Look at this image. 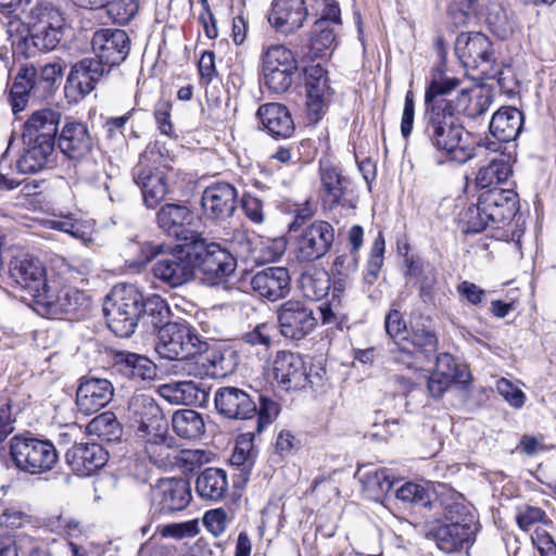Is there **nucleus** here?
Here are the masks:
<instances>
[{
    "mask_svg": "<svg viewBox=\"0 0 556 556\" xmlns=\"http://www.w3.org/2000/svg\"><path fill=\"white\" fill-rule=\"evenodd\" d=\"M523 113L515 106H502L489 124L490 134L501 142L514 141L522 130Z\"/></svg>",
    "mask_w": 556,
    "mask_h": 556,
    "instance_id": "obj_35",
    "label": "nucleus"
},
{
    "mask_svg": "<svg viewBox=\"0 0 556 556\" xmlns=\"http://www.w3.org/2000/svg\"><path fill=\"white\" fill-rule=\"evenodd\" d=\"M65 27H52L27 31L13 39L14 54H23L29 58L37 52H49L54 50L61 42Z\"/></svg>",
    "mask_w": 556,
    "mask_h": 556,
    "instance_id": "obj_31",
    "label": "nucleus"
},
{
    "mask_svg": "<svg viewBox=\"0 0 556 556\" xmlns=\"http://www.w3.org/2000/svg\"><path fill=\"white\" fill-rule=\"evenodd\" d=\"M56 144L60 152L75 166L90 165L91 174L96 172L98 165L91 160L94 138L87 124L76 121L66 122L59 132Z\"/></svg>",
    "mask_w": 556,
    "mask_h": 556,
    "instance_id": "obj_9",
    "label": "nucleus"
},
{
    "mask_svg": "<svg viewBox=\"0 0 556 556\" xmlns=\"http://www.w3.org/2000/svg\"><path fill=\"white\" fill-rule=\"evenodd\" d=\"M9 271L12 280L33 298L34 303L51 282L47 278V271L41 261L28 254L13 257Z\"/></svg>",
    "mask_w": 556,
    "mask_h": 556,
    "instance_id": "obj_14",
    "label": "nucleus"
},
{
    "mask_svg": "<svg viewBox=\"0 0 556 556\" xmlns=\"http://www.w3.org/2000/svg\"><path fill=\"white\" fill-rule=\"evenodd\" d=\"M460 113L422 116L424 136L430 144L452 162L464 164L475 156L471 135L460 122Z\"/></svg>",
    "mask_w": 556,
    "mask_h": 556,
    "instance_id": "obj_1",
    "label": "nucleus"
},
{
    "mask_svg": "<svg viewBox=\"0 0 556 556\" xmlns=\"http://www.w3.org/2000/svg\"><path fill=\"white\" fill-rule=\"evenodd\" d=\"M307 15L304 0H273L268 22L276 31L290 35L303 27Z\"/></svg>",
    "mask_w": 556,
    "mask_h": 556,
    "instance_id": "obj_26",
    "label": "nucleus"
},
{
    "mask_svg": "<svg viewBox=\"0 0 556 556\" xmlns=\"http://www.w3.org/2000/svg\"><path fill=\"white\" fill-rule=\"evenodd\" d=\"M110 73L111 68L97 58H84L73 65L67 77V84L76 89L80 96H87Z\"/></svg>",
    "mask_w": 556,
    "mask_h": 556,
    "instance_id": "obj_30",
    "label": "nucleus"
},
{
    "mask_svg": "<svg viewBox=\"0 0 556 556\" xmlns=\"http://www.w3.org/2000/svg\"><path fill=\"white\" fill-rule=\"evenodd\" d=\"M206 346L207 342L189 324L172 321L160 327L155 351L160 357L174 361L197 357Z\"/></svg>",
    "mask_w": 556,
    "mask_h": 556,
    "instance_id": "obj_5",
    "label": "nucleus"
},
{
    "mask_svg": "<svg viewBox=\"0 0 556 556\" xmlns=\"http://www.w3.org/2000/svg\"><path fill=\"white\" fill-rule=\"evenodd\" d=\"M112 369L131 380H149L156 375V367L148 357L129 351L112 353Z\"/></svg>",
    "mask_w": 556,
    "mask_h": 556,
    "instance_id": "obj_32",
    "label": "nucleus"
},
{
    "mask_svg": "<svg viewBox=\"0 0 556 556\" xmlns=\"http://www.w3.org/2000/svg\"><path fill=\"white\" fill-rule=\"evenodd\" d=\"M277 318L281 336L292 340L305 338L318 321L313 307L299 300L283 302L277 311Z\"/></svg>",
    "mask_w": 556,
    "mask_h": 556,
    "instance_id": "obj_11",
    "label": "nucleus"
},
{
    "mask_svg": "<svg viewBox=\"0 0 556 556\" xmlns=\"http://www.w3.org/2000/svg\"><path fill=\"white\" fill-rule=\"evenodd\" d=\"M480 198L486 215L494 229L511 227V222L518 212V194L513 189L500 187L490 188L480 192Z\"/></svg>",
    "mask_w": 556,
    "mask_h": 556,
    "instance_id": "obj_15",
    "label": "nucleus"
},
{
    "mask_svg": "<svg viewBox=\"0 0 556 556\" xmlns=\"http://www.w3.org/2000/svg\"><path fill=\"white\" fill-rule=\"evenodd\" d=\"M274 375L279 386L287 391L300 390L312 383L303 356L291 351L277 352Z\"/></svg>",
    "mask_w": 556,
    "mask_h": 556,
    "instance_id": "obj_23",
    "label": "nucleus"
},
{
    "mask_svg": "<svg viewBox=\"0 0 556 556\" xmlns=\"http://www.w3.org/2000/svg\"><path fill=\"white\" fill-rule=\"evenodd\" d=\"M143 293L134 285H117L113 288L103 307L109 329L119 338H129L141 319L140 307Z\"/></svg>",
    "mask_w": 556,
    "mask_h": 556,
    "instance_id": "obj_2",
    "label": "nucleus"
},
{
    "mask_svg": "<svg viewBox=\"0 0 556 556\" xmlns=\"http://www.w3.org/2000/svg\"><path fill=\"white\" fill-rule=\"evenodd\" d=\"M172 427L182 439H198L204 433L205 424L200 413L193 409H179L173 414Z\"/></svg>",
    "mask_w": 556,
    "mask_h": 556,
    "instance_id": "obj_48",
    "label": "nucleus"
},
{
    "mask_svg": "<svg viewBox=\"0 0 556 556\" xmlns=\"http://www.w3.org/2000/svg\"><path fill=\"white\" fill-rule=\"evenodd\" d=\"M336 41V28L329 27L327 20H317L311 30V52L318 58Z\"/></svg>",
    "mask_w": 556,
    "mask_h": 556,
    "instance_id": "obj_56",
    "label": "nucleus"
},
{
    "mask_svg": "<svg viewBox=\"0 0 556 556\" xmlns=\"http://www.w3.org/2000/svg\"><path fill=\"white\" fill-rule=\"evenodd\" d=\"M191 498L190 483L184 478L161 479L151 491L152 508L160 515L184 510Z\"/></svg>",
    "mask_w": 556,
    "mask_h": 556,
    "instance_id": "obj_13",
    "label": "nucleus"
},
{
    "mask_svg": "<svg viewBox=\"0 0 556 556\" xmlns=\"http://www.w3.org/2000/svg\"><path fill=\"white\" fill-rule=\"evenodd\" d=\"M159 394L175 405H203L208 400V392L191 380L161 384Z\"/></svg>",
    "mask_w": 556,
    "mask_h": 556,
    "instance_id": "obj_36",
    "label": "nucleus"
},
{
    "mask_svg": "<svg viewBox=\"0 0 556 556\" xmlns=\"http://www.w3.org/2000/svg\"><path fill=\"white\" fill-rule=\"evenodd\" d=\"M319 178V197L324 208H341L348 215L352 214L356 208V201L348 197L350 180L343 176L342 169L328 160H320Z\"/></svg>",
    "mask_w": 556,
    "mask_h": 556,
    "instance_id": "obj_8",
    "label": "nucleus"
},
{
    "mask_svg": "<svg viewBox=\"0 0 556 556\" xmlns=\"http://www.w3.org/2000/svg\"><path fill=\"white\" fill-rule=\"evenodd\" d=\"M364 483L365 488L377 496L388 494L394 488V481L391 480L386 468L368 472Z\"/></svg>",
    "mask_w": 556,
    "mask_h": 556,
    "instance_id": "obj_62",
    "label": "nucleus"
},
{
    "mask_svg": "<svg viewBox=\"0 0 556 556\" xmlns=\"http://www.w3.org/2000/svg\"><path fill=\"white\" fill-rule=\"evenodd\" d=\"M306 106L308 118L317 123L325 114L333 93L327 71L320 65H309L304 68Z\"/></svg>",
    "mask_w": 556,
    "mask_h": 556,
    "instance_id": "obj_19",
    "label": "nucleus"
},
{
    "mask_svg": "<svg viewBox=\"0 0 556 556\" xmlns=\"http://www.w3.org/2000/svg\"><path fill=\"white\" fill-rule=\"evenodd\" d=\"M34 75V66H25L17 73L10 90L11 104L14 114L26 108L30 96L35 98V84H33Z\"/></svg>",
    "mask_w": 556,
    "mask_h": 556,
    "instance_id": "obj_47",
    "label": "nucleus"
},
{
    "mask_svg": "<svg viewBox=\"0 0 556 556\" xmlns=\"http://www.w3.org/2000/svg\"><path fill=\"white\" fill-rule=\"evenodd\" d=\"M438 338L425 326H412L403 341L390 349L392 362L406 368L417 367L435 356Z\"/></svg>",
    "mask_w": 556,
    "mask_h": 556,
    "instance_id": "obj_6",
    "label": "nucleus"
},
{
    "mask_svg": "<svg viewBox=\"0 0 556 556\" xmlns=\"http://www.w3.org/2000/svg\"><path fill=\"white\" fill-rule=\"evenodd\" d=\"M195 358V364L202 366V370L198 375L213 378L226 377L232 374L239 364L236 351L231 349L208 350V345Z\"/></svg>",
    "mask_w": 556,
    "mask_h": 556,
    "instance_id": "obj_33",
    "label": "nucleus"
},
{
    "mask_svg": "<svg viewBox=\"0 0 556 556\" xmlns=\"http://www.w3.org/2000/svg\"><path fill=\"white\" fill-rule=\"evenodd\" d=\"M157 280L178 288L195 278L190 244L177 245L170 253L157 257L151 268Z\"/></svg>",
    "mask_w": 556,
    "mask_h": 556,
    "instance_id": "obj_10",
    "label": "nucleus"
},
{
    "mask_svg": "<svg viewBox=\"0 0 556 556\" xmlns=\"http://www.w3.org/2000/svg\"><path fill=\"white\" fill-rule=\"evenodd\" d=\"M395 498L405 507H432V493L429 488L414 482H405L394 490Z\"/></svg>",
    "mask_w": 556,
    "mask_h": 556,
    "instance_id": "obj_55",
    "label": "nucleus"
},
{
    "mask_svg": "<svg viewBox=\"0 0 556 556\" xmlns=\"http://www.w3.org/2000/svg\"><path fill=\"white\" fill-rule=\"evenodd\" d=\"M86 302L84 292L71 286L60 287L51 280L35 304L40 313L58 318L63 314H75Z\"/></svg>",
    "mask_w": 556,
    "mask_h": 556,
    "instance_id": "obj_12",
    "label": "nucleus"
},
{
    "mask_svg": "<svg viewBox=\"0 0 556 556\" xmlns=\"http://www.w3.org/2000/svg\"><path fill=\"white\" fill-rule=\"evenodd\" d=\"M279 404L266 396H258V406L256 405V414L252 417L254 420V430L247 431L241 434L242 439L248 438L252 442L256 434H260L275 418L279 415Z\"/></svg>",
    "mask_w": 556,
    "mask_h": 556,
    "instance_id": "obj_54",
    "label": "nucleus"
},
{
    "mask_svg": "<svg viewBox=\"0 0 556 556\" xmlns=\"http://www.w3.org/2000/svg\"><path fill=\"white\" fill-rule=\"evenodd\" d=\"M61 117V113L52 109L34 112L24 124L22 138L55 147Z\"/></svg>",
    "mask_w": 556,
    "mask_h": 556,
    "instance_id": "obj_29",
    "label": "nucleus"
},
{
    "mask_svg": "<svg viewBox=\"0 0 556 556\" xmlns=\"http://www.w3.org/2000/svg\"><path fill=\"white\" fill-rule=\"evenodd\" d=\"M103 7L108 14L117 24H128L137 14L139 9L138 0H104Z\"/></svg>",
    "mask_w": 556,
    "mask_h": 556,
    "instance_id": "obj_59",
    "label": "nucleus"
},
{
    "mask_svg": "<svg viewBox=\"0 0 556 556\" xmlns=\"http://www.w3.org/2000/svg\"><path fill=\"white\" fill-rule=\"evenodd\" d=\"M114 388L110 380L81 377L76 391V406L84 415H91L105 407L113 399Z\"/></svg>",
    "mask_w": 556,
    "mask_h": 556,
    "instance_id": "obj_25",
    "label": "nucleus"
},
{
    "mask_svg": "<svg viewBox=\"0 0 556 556\" xmlns=\"http://www.w3.org/2000/svg\"><path fill=\"white\" fill-rule=\"evenodd\" d=\"M478 18L502 39L513 33L514 25L506 9L494 0H478Z\"/></svg>",
    "mask_w": 556,
    "mask_h": 556,
    "instance_id": "obj_43",
    "label": "nucleus"
},
{
    "mask_svg": "<svg viewBox=\"0 0 556 556\" xmlns=\"http://www.w3.org/2000/svg\"><path fill=\"white\" fill-rule=\"evenodd\" d=\"M194 274L199 271L203 280L216 286L235 273V256L219 243L210 242L202 235L190 244Z\"/></svg>",
    "mask_w": 556,
    "mask_h": 556,
    "instance_id": "obj_4",
    "label": "nucleus"
},
{
    "mask_svg": "<svg viewBox=\"0 0 556 556\" xmlns=\"http://www.w3.org/2000/svg\"><path fill=\"white\" fill-rule=\"evenodd\" d=\"M481 208L484 210L482 200L479 197L477 204L469 205L460 214L462 230L465 233H478L485 230L488 227H492L491 222L484 218L486 215L482 213Z\"/></svg>",
    "mask_w": 556,
    "mask_h": 556,
    "instance_id": "obj_57",
    "label": "nucleus"
},
{
    "mask_svg": "<svg viewBox=\"0 0 556 556\" xmlns=\"http://www.w3.org/2000/svg\"><path fill=\"white\" fill-rule=\"evenodd\" d=\"M455 52L465 66L481 68L483 74H488L495 61L491 41L479 31L458 35Z\"/></svg>",
    "mask_w": 556,
    "mask_h": 556,
    "instance_id": "obj_20",
    "label": "nucleus"
},
{
    "mask_svg": "<svg viewBox=\"0 0 556 556\" xmlns=\"http://www.w3.org/2000/svg\"><path fill=\"white\" fill-rule=\"evenodd\" d=\"M195 491L205 501L223 500L228 491L226 471L213 467L204 469L197 478Z\"/></svg>",
    "mask_w": 556,
    "mask_h": 556,
    "instance_id": "obj_42",
    "label": "nucleus"
},
{
    "mask_svg": "<svg viewBox=\"0 0 556 556\" xmlns=\"http://www.w3.org/2000/svg\"><path fill=\"white\" fill-rule=\"evenodd\" d=\"M134 179L141 189L148 208H154L168 192L165 174L160 169L139 168L135 172Z\"/></svg>",
    "mask_w": 556,
    "mask_h": 556,
    "instance_id": "obj_38",
    "label": "nucleus"
},
{
    "mask_svg": "<svg viewBox=\"0 0 556 556\" xmlns=\"http://www.w3.org/2000/svg\"><path fill=\"white\" fill-rule=\"evenodd\" d=\"M479 531L477 518H465V520L447 521L433 529L432 535L438 547L446 554L469 549L476 542Z\"/></svg>",
    "mask_w": 556,
    "mask_h": 556,
    "instance_id": "obj_18",
    "label": "nucleus"
},
{
    "mask_svg": "<svg viewBox=\"0 0 556 556\" xmlns=\"http://www.w3.org/2000/svg\"><path fill=\"white\" fill-rule=\"evenodd\" d=\"M194 220L193 212L186 205L167 203L161 206L156 214V223L160 229L184 244H191L201 233L192 229Z\"/></svg>",
    "mask_w": 556,
    "mask_h": 556,
    "instance_id": "obj_17",
    "label": "nucleus"
},
{
    "mask_svg": "<svg viewBox=\"0 0 556 556\" xmlns=\"http://www.w3.org/2000/svg\"><path fill=\"white\" fill-rule=\"evenodd\" d=\"M460 86V79L444 75L441 71L432 74L431 80L426 87L427 91L454 97V92Z\"/></svg>",
    "mask_w": 556,
    "mask_h": 556,
    "instance_id": "obj_64",
    "label": "nucleus"
},
{
    "mask_svg": "<svg viewBox=\"0 0 556 556\" xmlns=\"http://www.w3.org/2000/svg\"><path fill=\"white\" fill-rule=\"evenodd\" d=\"M469 102L470 94L466 89H462L455 97L426 90L424 116L462 113Z\"/></svg>",
    "mask_w": 556,
    "mask_h": 556,
    "instance_id": "obj_41",
    "label": "nucleus"
},
{
    "mask_svg": "<svg viewBox=\"0 0 556 556\" xmlns=\"http://www.w3.org/2000/svg\"><path fill=\"white\" fill-rule=\"evenodd\" d=\"M513 174L511 163L507 155H500L483 167L477 174L476 182L481 191L498 187L508 180Z\"/></svg>",
    "mask_w": 556,
    "mask_h": 556,
    "instance_id": "obj_45",
    "label": "nucleus"
},
{
    "mask_svg": "<svg viewBox=\"0 0 556 556\" xmlns=\"http://www.w3.org/2000/svg\"><path fill=\"white\" fill-rule=\"evenodd\" d=\"M135 433L144 444L146 453L154 463L157 462L156 457L161 456L162 450L170 447L174 442V438L168 435V424L165 417L149 425L137 426Z\"/></svg>",
    "mask_w": 556,
    "mask_h": 556,
    "instance_id": "obj_37",
    "label": "nucleus"
},
{
    "mask_svg": "<svg viewBox=\"0 0 556 556\" xmlns=\"http://www.w3.org/2000/svg\"><path fill=\"white\" fill-rule=\"evenodd\" d=\"M274 326L268 323L257 324L241 336L243 344L257 349V353H267L273 343Z\"/></svg>",
    "mask_w": 556,
    "mask_h": 556,
    "instance_id": "obj_58",
    "label": "nucleus"
},
{
    "mask_svg": "<svg viewBox=\"0 0 556 556\" xmlns=\"http://www.w3.org/2000/svg\"><path fill=\"white\" fill-rule=\"evenodd\" d=\"M346 283L348 280H342L341 276H334L331 300L317 307L324 325L339 324L344 318L342 293Z\"/></svg>",
    "mask_w": 556,
    "mask_h": 556,
    "instance_id": "obj_51",
    "label": "nucleus"
},
{
    "mask_svg": "<svg viewBox=\"0 0 556 556\" xmlns=\"http://www.w3.org/2000/svg\"><path fill=\"white\" fill-rule=\"evenodd\" d=\"M66 464L78 476L96 473L109 460V453L98 443H77L67 450Z\"/></svg>",
    "mask_w": 556,
    "mask_h": 556,
    "instance_id": "obj_27",
    "label": "nucleus"
},
{
    "mask_svg": "<svg viewBox=\"0 0 556 556\" xmlns=\"http://www.w3.org/2000/svg\"><path fill=\"white\" fill-rule=\"evenodd\" d=\"M264 85L275 93L286 92L293 83L298 61L283 45H271L262 53Z\"/></svg>",
    "mask_w": 556,
    "mask_h": 556,
    "instance_id": "obj_7",
    "label": "nucleus"
},
{
    "mask_svg": "<svg viewBox=\"0 0 556 556\" xmlns=\"http://www.w3.org/2000/svg\"><path fill=\"white\" fill-rule=\"evenodd\" d=\"M128 413L135 428L155 422L164 417L157 403L148 394L132 396L128 403Z\"/></svg>",
    "mask_w": 556,
    "mask_h": 556,
    "instance_id": "obj_46",
    "label": "nucleus"
},
{
    "mask_svg": "<svg viewBox=\"0 0 556 556\" xmlns=\"http://www.w3.org/2000/svg\"><path fill=\"white\" fill-rule=\"evenodd\" d=\"M256 115L268 134L275 138H290L295 130L292 116L283 104H263L258 108Z\"/></svg>",
    "mask_w": 556,
    "mask_h": 556,
    "instance_id": "obj_34",
    "label": "nucleus"
},
{
    "mask_svg": "<svg viewBox=\"0 0 556 556\" xmlns=\"http://www.w3.org/2000/svg\"><path fill=\"white\" fill-rule=\"evenodd\" d=\"M250 286L261 298L275 302L289 294L291 278L286 267H267L252 276Z\"/></svg>",
    "mask_w": 556,
    "mask_h": 556,
    "instance_id": "obj_28",
    "label": "nucleus"
},
{
    "mask_svg": "<svg viewBox=\"0 0 556 556\" xmlns=\"http://www.w3.org/2000/svg\"><path fill=\"white\" fill-rule=\"evenodd\" d=\"M300 288L305 298L318 301L328 294L330 289V276L324 269H308L300 277Z\"/></svg>",
    "mask_w": 556,
    "mask_h": 556,
    "instance_id": "obj_49",
    "label": "nucleus"
},
{
    "mask_svg": "<svg viewBox=\"0 0 556 556\" xmlns=\"http://www.w3.org/2000/svg\"><path fill=\"white\" fill-rule=\"evenodd\" d=\"M434 493L435 500H432V507H439L447 521H460L469 517L477 518L459 492L446 485H440Z\"/></svg>",
    "mask_w": 556,
    "mask_h": 556,
    "instance_id": "obj_39",
    "label": "nucleus"
},
{
    "mask_svg": "<svg viewBox=\"0 0 556 556\" xmlns=\"http://www.w3.org/2000/svg\"><path fill=\"white\" fill-rule=\"evenodd\" d=\"M333 240V227L327 222L315 220L296 239V258L301 262L319 260L330 250Z\"/></svg>",
    "mask_w": 556,
    "mask_h": 556,
    "instance_id": "obj_21",
    "label": "nucleus"
},
{
    "mask_svg": "<svg viewBox=\"0 0 556 556\" xmlns=\"http://www.w3.org/2000/svg\"><path fill=\"white\" fill-rule=\"evenodd\" d=\"M24 152L16 162V168L21 174H36L41 172L50 162L55 147L22 138Z\"/></svg>",
    "mask_w": 556,
    "mask_h": 556,
    "instance_id": "obj_40",
    "label": "nucleus"
},
{
    "mask_svg": "<svg viewBox=\"0 0 556 556\" xmlns=\"http://www.w3.org/2000/svg\"><path fill=\"white\" fill-rule=\"evenodd\" d=\"M93 56L111 70L126 60L130 51L127 33L118 28H99L91 38Z\"/></svg>",
    "mask_w": 556,
    "mask_h": 556,
    "instance_id": "obj_16",
    "label": "nucleus"
},
{
    "mask_svg": "<svg viewBox=\"0 0 556 556\" xmlns=\"http://www.w3.org/2000/svg\"><path fill=\"white\" fill-rule=\"evenodd\" d=\"M63 68L60 63H48L38 71L35 67L33 84H35V98L46 99L51 96L55 86L62 79Z\"/></svg>",
    "mask_w": 556,
    "mask_h": 556,
    "instance_id": "obj_53",
    "label": "nucleus"
},
{
    "mask_svg": "<svg viewBox=\"0 0 556 556\" xmlns=\"http://www.w3.org/2000/svg\"><path fill=\"white\" fill-rule=\"evenodd\" d=\"M238 191L229 182L218 181L207 186L201 198L203 214L211 220H226L237 208Z\"/></svg>",
    "mask_w": 556,
    "mask_h": 556,
    "instance_id": "obj_22",
    "label": "nucleus"
},
{
    "mask_svg": "<svg viewBox=\"0 0 556 556\" xmlns=\"http://www.w3.org/2000/svg\"><path fill=\"white\" fill-rule=\"evenodd\" d=\"M384 239L381 233L372 243L369 258L364 274V281L368 285L375 283L383 265Z\"/></svg>",
    "mask_w": 556,
    "mask_h": 556,
    "instance_id": "obj_60",
    "label": "nucleus"
},
{
    "mask_svg": "<svg viewBox=\"0 0 556 556\" xmlns=\"http://www.w3.org/2000/svg\"><path fill=\"white\" fill-rule=\"evenodd\" d=\"M9 455L16 469L41 475L52 470L59 462L54 444L30 432L15 434L9 442Z\"/></svg>",
    "mask_w": 556,
    "mask_h": 556,
    "instance_id": "obj_3",
    "label": "nucleus"
},
{
    "mask_svg": "<svg viewBox=\"0 0 556 556\" xmlns=\"http://www.w3.org/2000/svg\"><path fill=\"white\" fill-rule=\"evenodd\" d=\"M24 23L27 31L52 27H65L62 12L50 2H37L26 13Z\"/></svg>",
    "mask_w": 556,
    "mask_h": 556,
    "instance_id": "obj_44",
    "label": "nucleus"
},
{
    "mask_svg": "<svg viewBox=\"0 0 556 556\" xmlns=\"http://www.w3.org/2000/svg\"><path fill=\"white\" fill-rule=\"evenodd\" d=\"M217 413L228 419L250 420L256 414V403L243 389L220 387L215 391Z\"/></svg>",
    "mask_w": 556,
    "mask_h": 556,
    "instance_id": "obj_24",
    "label": "nucleus"
},
{
    "mask_svg": "<svg viewBox=\"0 0 556 556\" xmlns=\"http://www.w3.org/2000/svg\"><path fill=\"white\" fill-rule=\"evenodd\" d=\"M434 372L459 382L463 381L465 369L457 365L455 358L450 353H442L435 356Z\"/></svg>",
    "mask_w": 556,
    "mask_h": 556,
    "instance_id": "obj_63",
    "label": "nucleus"
},
{
    "mask_svg": "<svg viewBox=\"0 0 556 556\" xmlns=\"http://www.w3.org/2000/svg\"><path fill=\"white\" fill-rule=\"evenodd\" d=\"M451 22L459 27L469 23L472 17H478V0H459L448 8Z\"/></svg>",
    "mask_w": 556,
    "mask_h": 556,
    "instance_id": "obj_61",
    "label": "nucleus"
},
{
    "mask_svg": "<svg viewBox=\"0 0 556 556\" xmlns=\"http://www.w3.org/2000/svg\"><path fill=\"white\" fill-rule=\"evenodd\" d=\"M89 434L104 442H117L123 435V427L112 412L96 416L87 426Z\"/></svg>",
    "mask_w": 556,
    "mask_h": 556,
    "instance_id": "obj_50",
    "label": "nucleus"
},
{
    "mask_svg": "<svg viewBox=\"0 0 556 556\" xmlns=\"http://www.w3.org/2000/svg\"><path fill=\"white\" fill-rule=\"evenodd\" d=\"M141 318L154 329L170 321V308L167 302L159 294L143 296V305L140 307Z\"/></svg>",
    "mask_w": 556,
    "mask_h": 556,
    "instance_id": "obj_52",
    "label": "nucleus"
}]
</instances>
